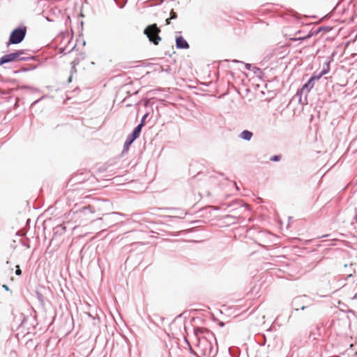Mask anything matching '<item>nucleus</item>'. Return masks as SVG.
<instances>
[{
  "mask_svg": "<svg viewBox=\"0 0 357 357\" xmlns=\"http://www.w3.org/2000/svg\"><path fill=\"white\" fill-rule=\"evenodd\" d=\"M22 89H31V87L29 86L24 85V86H22Z\"/></svg>",
  "mask_w": 357,
  "mask_h": 357,
  "instance_id": "obj_26",
  "label": "nucleus"
},
{
  "mask_svg": "<svg viewBox=\"0 0 357 357\" xmlns=\"http://www.w3.org/2000/svg\"><path fill=\"white\" fill-rule=\"evenodd\" d=\"M15 274H16L17 275H20L22 274V271H21V269L20 268V266H16Z\"/></svg>",
  "mask_w": 357,
  "mask_h": 357,
  "instance_id": "obj_18",
  "label": "nucleus"
},
{
  "mask_svg": "<svg viewBox=\"0 0 357 357\" xmlns=\"http://www.w3.org/2000/svg\"><path fill=\"white\" fill-rule=\"evenodd\" d=\"M93 213L94 208L91 205L84 206L76 211V213L77 214L79 218L84 217L86 220H90L91 219V215Z\"/></svg>",
  "mask_w": 357,
  "mask_h": 357,
  "instance_id": "obj_8",
  "label": "nucleus"
},
{
  "mask_svg": "<svg viewBox=\"0 0 357 357\" xmlns=\"http://www.w3.org/2000/svg\"><path fill=\"white\" fill-rule=\"evenodd\" d=\"M114 1L119 6L120 8H123L124 6L126 5L128 1L123 0L122 3H119L117 0H114Z\"/></svg>",
  "mask_w": 357,
  "mask_h": 357,
  "instance_id": "obj_16",
  "label": "nucleus"
},
{
  "mask_svg": "<svg viewBox=\"0 0 357 357\" xmlns=\"http://www.w3.org/2000/svg\"><path fill=\"white\" fill-rule=\"evenodd\" d=\"M252 136V133L247 130V141L250 140Z\"/></svg>",
  "mask_w": 357,
  "mask_h": 357,
  "instance_id": "obj_22",
  "label": "nucleus"
},
{
  "mask_svg": "<svg viewBox=\"0 0 357 357\" xmlns=\"http://www.w3.org/2000/svg\"><path fill=\"white\" fill-rule=\"evenodd\" d=\"M160 33V29L156 24L149 25L144 30V33L147 36L149 40L155 45H158L161 40V38L159 36Z\"/></svg>",
  "mask_w": 357,
  "mask_h": 357,
  "instance_id": "obj_4",
  "label": "nucleus"
},
{
  "mask_svg": "<svg viewBox=\"0 0 357 357\" xmlns=\"http://www.w3.org/2000/svg\"><path fill=\"white\" fill-rule=\"evenodd\" d=\"M229 354L231 357H238L239 356V349L238 348H232L230 347L229 349Z\"/></svg>",
  "mask_w": 357,
  "mask_h": 357,
  "instance_id": "obj_12",
  "label": "nucleus"
},
{
  "mask_svg": "<svg viewBox=\"0 0 357 357\" xmlns=\"http://www.w3.org/2000/svg\"><path fill=\"white\" fill-rule=\"evenodd\" d=\"M261 77L262 72L259 68L247 63V78H248L249 82L253 81L252 84H256L258 86L259 84L257 82L261 80Z\"/></svg>",
  "mask_w": 357,
  "mask_h": 357,
  "instance_id": "obj_5",
  "label": "nucleus"
},
{
  "mask_svg": "<svg viewBox=\"0 0 357 357\" xmlns=\"http://www.w3.org/2000/svg\"><path fill=\"white\" fill-rule=\"evenodd\" d=\"M243 229H240V228H238V229H236V230L234 231V236L236 237L237 236H238V238L241 240V241H243V239L244 238L245 236H243V238H241V230H243Z\"/></svg>",
  "mask_w": 357,
  "mask_h": 357,
  "instance_id": "obj_14",
  "label": "nucleus"
},
{
  "mask_svg": "<svg viewBox=\"0 0 357 357\" xmlns=\"http://www.w3.org/2000/svg\"><path fill=\"white\" fill-rule=\"evenodd\" d=\"M239 137L243 139H245V130L241 132Z\"/></svg>",
  "mask_w": 357,
  "mask_h": 357,
  "instance_id": "obj_21",
  "label": "nucleus"
},
{
  "mask_svg": "<svg viewBox=\"0 0 357 357\" xmlns=\"http://www.w3.org/2000/svg\"><path fill=\"white\" fill-rule=\"evenodd\" d=\"M194 335L197 340V351H194L193 354L197 357H211L213 354V347L209 339L214 337L213 333L207 328L196 327L194 328Z\"/></svg>",
  "mask_w": 357,
  "mask_h": 357,
  "instance_id": "obj_1",
  "label": "nucleus"
},
{
  "mask_svg": "<svg viewBox=\"0 0 357 357\" xmlns=\"http://www.w3.org/2000/svg\"><path fill=\"white\" fill-rule=\"evenodd\" d=\"M78 63L77 61H73L71 62V73H75L76 72V68H75V66H77V64Z\"/></svg>",
  "mask_w": 357,
  "mask_h": 357,
  "instance_id": "obj_15",
  "label": "nucleus"
},
{
  "mask_svg": "<svg viewBox=\"0 0 357 357\" xmlns=\"http://www.w3.org/2000/svg\"><path fill=\"white\" fill-rule=\"evenodd\" d=\"M26 31L25 26H20L14 29L10 34L7 46L10 44L17 45L22 42L26 36Z\"/></svg>",
  "mask_w": 357,
  "mask_h": 357,
  "instance_id": "obj_3",
  "label": "nucleus"
},
{
  "mask_svg": "<svg viewBox=\"0 0 357 357\" xmlns=\"http://www.w3.org/2000/svg\"><path fill=\"white\" fill-rule=\"evenodd\" d=\"M148 115H149V114H148V113H146V114H145L142 116V119H141V121H140L139 124H138V125L135 127L136 128H139V130H141V131H142V128H143V127H144V126L145 120H146V119L148 117Z\"/></svg>",
  "mask_w": 357,
  "mask_h": 357,
  "instance_id": "obj_13",
  "label": "nucleus"
},
{
  "mask_svg": "<svg viewBox=\"0 0 357 357\" xmlns=\"http://www.w3.org/2000/svg\"><path fill=\"white\" fill-rule=\"evenodd\" d=\"M172 20V19H170V17H169V18H167V19L166 20L165 22H166V24H167V25H169V24H170V20Z\"/></svg>",
  "mask_w": 357,
  "mask_h": 357,
  "instance_id": "obj_25",
  "label": "nucleus"
},
{
  "mask_svg": "<svg viewBox=\"0 0 357 357\" xmlns=\"http://www.w3.org/2000/svg\"><path fill=\"white\" fill-rule=\"evenodd\" d=\"M353 299H357V293L354 296Z\"/></svg>",
  "mask_w": 357,
  "mask_h": 357,
  "instance_id": "obj_28",
  "label": "nucleus"
},
{
  "mask_svg": "<svg viewBox=\"0 0 357 357\" xmlns=\"http://www.w3.org/2000/svg\"><path fill=\"white\" fill-rule=\"evenodd\" d=\"M176 47L178 49H188L189 44L182 36H178L176 38Z\"/></svg>",
  "mask_w": 357,
  "mask_h": 357,
  "instance_id": "obj_9",
  "label": "nucleus"
},
{
  "mask_svg": "<svg viewBox=\"0 0 357 357\" xmlns=\"http://www.w3.org/2000/svg\"><path fill=\"white\" fill-rule=\"evenodd\" d=\"M140 132H141V130H139V128H135L134 130H132V133L130 134L126 139V142H124V145H123V153L128 151L130 146L133 143V142L137 139L140 135Z\"/></svg>",
  "mask_w": 357,
  "mask_h": 357,
  "instance_id": "obj_7",
  "label": "nucleus"
},
{
  "mask_svg": "<svg viewBox=\"0 0 357 357\" xmlns=\"http://www.w3.org/2000/svg\"><path fill=\"white\" fill-rule=\"evenodd\" d=\"M326 73L327 71L326 70H324L318 75H313L312 77H311L308 82L303 86L302 89H301V92L305 93L306 94H307L311 90V89L314 87L313 82L318 81Z\"/></svg>",
  "mask_w": 357,
  "mask_h": 357,
  "instance_id": "obj_6",
  "label": "nucleus"
},
{
  "mask_svg": "<svg viewBox=\"0 0 357 357\" xmlns=\"http://www.w3.org/2000/svg\"><path fill=\"white\" fill-rule=\"evenodd\" d=\"M281 158L280 155H275L271 158V160L272 161H279Z\"/></svg>",
  "mask_w": 357,
  "mask_h": 357,
  "instance_id": "obj_19",
  "label": "nucleus"
},
{
  "mask_svg": "<svg viewBox=\"0 0 357 357\" xmlns=\"http://www.w3.org/2000/svg\"><path fill=\"white\" fill-rule=\"evenodd\" d=\"M353 265H354V264H353L352 263L349 264V265L344 264V268H345L346 269L347 268V267H348V266H349V268H351V271H347V270H346V271H344V273H345L348 277H351V276H352L353 273H355V270H354V268H352Z\"/></svg>",
  "mask_w": 357,
  "mask_h": 357,
  "instance_id": "obj_11",
  "label": "nucleus"
},
{
  "mask_svg": "<svg viewBox=\"0 0 357 357\" xmlns=\"http://www.w3.org/2000/svg\"><path fill=\"white\" fill-rule=\"evenodd\" d=\"M2 287L6 291H9L10 290V289H9V287H8V286L7 284H3Z\"/></svg>",
  "mask_w": 357,
  "mask_h": 357,
  "instance_id": "obj_24",
  "label": "nucleus"
},
{
  "mask_svg": "<svg viewBox=\"0 0 357 357\" xmlns=\"http://www.w3.org/2000/svg\"><path fill=\"white\" fill-rule=\"evenodd\" d=\"M66 231V227L61 225H57L53 228V238L57 236H61Z\"/></svg>",
  "mask_w": 357,
  "mask_h": 357,
  "instance_id": "obj_10",
  "label": "nucleus"
},
{
  "mask_svg": "<svg viewBox=\"0 0 357 357\" xmlns=\"http://www.w3.org/2000/svg\"><path fill=\"white\" fill-rule=\"evenodd\" d=\"M25 52H26V50H17L14 52L2 56L0 58V66L3 65L5 63L16 61H31V60L34 59L33 56H22L23 54H24Z\"/></svg>",
  "mask_w": 357,
  "mask_h": 357,
  "instance_id": "obj_2",
  "label": "nucleus"
},
{
  "mask_svg": "<svg viewBox=\"0 0 357 357\" xmlns=\"http://www.w3.org/2000/svg\"><path fill=\"white\" fill-rule=\"evenodd\" d=\"M309 37H310V36H307V37H303V38H298V40H304V39H305L307 38H309Z\"/></svg>",
  "mask_w": 357,
  "mask_h": 357,
  "instance_id": "obj_27",
  "label": "nucleus"
},
{
  "mask_svg": "<svg viewBox=\"0 0 357 357\" xmlns=\"http://www.w3.org/2000/svg\"><path fill=\"white\" fill-rule=\"evenodd\" d=\"M185 342L188 344L189 348H190V352L191 354H194V351L192 350L191 346H190V342H188V340H187V338H185Z\"/></svg>",
  "mask_w": 357,
  "mask_h": 357,
  "instance_id": "obj_20",
  "label": "nucleus"
},
{
  "mask_svg": "<svg viewBox=\"0 0 357 357\" xmlns=\"http://www.w3.org/2000/svg\"><path fill=\"white\" fill-rule=\"evenodd\" d=\"M159 1H158L157 3L155 4H151L150 6H153L154 5H161L165 0H158Z\"/></svg>",
  "mask_w": 357,
  "mask_h": 357,
  "instance_id": "obj_23",
  "label": "nucleus"
},
{
  "mask_svg": "<svg viewBox=\"0 0 357 357\" xmlns=\"http://www.w3.org/2000/svg\"><path fill=\"white\" fill-rule=\"evenodd\" d=\"M38 101H39V100H37L34 101V102L32 103V105L36 104Z\"/></svg>",
  "mask_w": 357,
  "mask_h": 357,
  "instance_id": "obj_30",
  "label": "nucleus"
},
{
  "mask_svg": "<svg viewBox=\"0 0 357 357\" xmlns=\"http://www.w3.org/2000/svg\"><path fill=\"white\" fill-rule=\"evenodd\" d=\"M177 17V13L174 10H172L170 12V19L175 20Z\"/></svg>",
  "mask_w": 357,
  "mask_h": 357,
  "instance_id": "obj_17",
  "label": "nucleus"
},
{
  "mask_svg": "<svg viewBox=\"0 0 357 357\" xmlns=\"http://www.w3.org/2000/svg\"><path fill=\"white\" fill-rule=\"evenodd\" d=\"M71 79H72V75L69 77L68 78V82H71Z\"/></svg>",
  "mask_w": 357,
  "mask_h": 357,
  "instance_id": "obj_29",
  "label": "nucleus"
}]
</instances>
